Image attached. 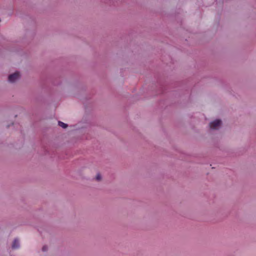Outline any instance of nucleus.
<instances>
[{"instance_id":"nucleus-1","label":"nucleus","mask_w":256,"mask_h":256,"mask_svg":"<svg viewBox=\"0 0 256 256\" xmlns=\"http://www.w3.org/2000/svg\"><path fill=\"white\" fill-rule=\"evenodd\" d=\"M222 124V122L220 120H215L210 124V128L212 129H217Z\"/></svg>"},{"instance_id":"nucleus-2","label":"nucleus","mask_w":256,"mask_h":256,"mask_svg":"<svg viewBox=\"0 0 256 256\" xmlns=\"http://www.w3.org/2000/svg\"><path fill=\"white\" fill-rule=\"evenodd\" d=\"M20 74L18 72L10 74L8 76V81L10 82H14L20 78Z\"/></svg>"},{"instance_id":"nucleus-3","label":"nucleus","mask_w":256,"mask_h":256,"mask_svg":"<svg viewBox=\"0 0 256 256\" xmlns=\"http://www.w3.org/2000/svg\"><path fill=\"white\" fill-rule=\"evenodd\" d=\"M20 247L19 242L18 239H15L12 244V248L13 249H16Z\"/></svg>"},{"instance_id":"nucleus-4","label":"nucleus","mask_w":256,"mask_h":256,"mask_svg":"<svg viewBox=\"0 0 256 256\" xmlns=\"http://www.w3.org/2000/svg\"><path fill=\"white\" fill-rule=\"evenodd\" d=\"M58 124L59 126L62 127L64 128H66L68 127L67 124H64L60 121H58Z\"/></svg>"},{"instance_id":"nucleus-5","label":"nucleus","mask_w":256,"mask_h":256,"mask_svg":"<svg viewBox=\"0 0 256 256\" xmlns=\"http://www.w3.org/2000/svg\"><path fill=\"white\" fill-rule=\"evenodd\" d=\"M101 178H101L100 174H98L96 176V180H101Z\"/></svg>"},{"instance_id":"nucleus-6","label":"nucleus","mask_w":256,"mask_h":256,"mask_svg":"<svg viewBox=\"0 0 256 256\" xmlns=\"http://www.w3.org/2000/svg\"><path fill=\"white\" fill-rule=\"evenodd\" d=\"M42 250L44 252H46L48 250V247L46 246H44L42 248Z\"/></svg>"}]
</instances>
